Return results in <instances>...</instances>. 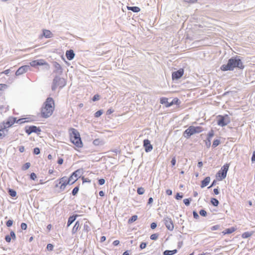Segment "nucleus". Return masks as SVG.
I'll return each instance as SVG.
<instances>
[{
  "instance_id": "f257e3e1",
  "label": "nucleus",
  "mask_w": 255,
  "mask_h": 255,
  "mask_svg": "<svg viewBox=\"0 0 255 255\" xmlns=\"http://www.w3.org/2000/svg\"><path fill=\"white\" fill-rule=\"evenodd\" d=\"M82 173L83 169H79L74 172L69 178L64 176L59 179V184H61L60 187V191H63L68 184H73L80 177Z\"/></svg>"
},
{
  "instance_id": "f03ea898",
  "label": "nucleus",
  "mask_w": 255,
  "mask_h": 255,
  "mask_svg": "<svg viewBox=\"0 0 255 255\" xmlns=\"http://www.w3.org/2000/svg\"><path fill=\"white\" fill-rule=\"evenodd\" d=\"M243 68V63L238 56L233 57L228 60L227 64H224L221 67L222 71L233 70L235 68Z\"/></svg>"
},
{
  "instance_id": "7ed1b4c3",
  "label": "nucleus",
  "mask_w": 255,
  "mask_h": 255,
  "mask_svg": "<svg viewBox=\"0 0 255 255\" xmlns=\"http://www.w3.org/2000/svg\"><path fill=\"white\" fill-rule=\"evenodd\" d=\"M54 110V100L51 98H48L43 107L41 109V115L43 118H48L52 115Z\"/></svg>"
},
{
  "instance_id": "20e7f679",
  "label": "nucleus",
  "mask_w": 255,
  "mask_h": 255,
  "mask_svg": "<svg viewBox=\"0 0 255 255\" xmlns=\"http://www.w3.org/2000/svg\"><path fill=\"white\" fill-rule=\"evenodd\" d=\"M69 133L71 142L77 147H82L83 143L78 131L75 128H71L69 129Z\"/></svg>"
},
{
  "instance_id": "39448f33",
  "label": "nucleus",
  "mask_w": 255,
  "mask_h": 255,
  "mask_svg": "<svg viewBox=\"0 0 255 255\" xmlns=\"http://www.w3.org/2000/svg\"><path fill=\"white\" fill-rule=\"evenodd\" d=\"M202 130L200 127L190 126L184 131L183 135L186 138H188L194 134L201 132Z\"/></svg>"
},
{
  "instance_id": "423d86ee",
  "label": "nucleus",
  "mask_w": 255,
  "mask_h": 255,
  "mask_svg": "<svg viewBox=\"0 0 255 255\" xmlns=\"http://www.w3.org/2000/svg\"><path fill=\"white\" fill-rule=\"evenodd\" d=\"M230 122V118L228 115L219 116L218 117L217 124L221 127L227 125Z\"/></svg>"
},
{
  "instance_id": "0eeeda50",
  "label": "nucleus",
  "mask_w": 255,
  "mask_h": 255,
  "mask_svg": "<svg viewBox=\"0 0 255 255\" xmlns=\"http://www.w3.org/2000/svg\"><path fill=\"white\" fill-rule=\"evenodd\" d=\"M65 84L64 79L59 77H55L53 81V85L52 86V90H55L56 88L59 86L60 88L63 87Z\"/></svg>"
},
{
  "instance_id": "6e6552de",
  "label": "nucleus",
  "mask_w": 255,
  "mask_h": 255,
  "mask_svg": "<svg viewBox=\"0 0 255 255\" xmlns=\"http://www.w3.org/2000/svg\"><path fill=\"white\" fill-rule=\"evenodd\" d=\"M164 223L169 231H172L174 229L173 222L172 219L169 217H165L163 219Z\"/></svg>"
},
{
  "instance_id": "1a4fd4ad",
  "label": "nucleus",
  "mask_w": 255,
  "mask_h": 255,
  "mask_svg": "<svg viewBox=\"0 0 255 255\" xmlns=\"http://www.w3.org/2000/svg\"><path fill=\"white\" fill-rule=\"evenodd\" d=\"M25 131L28 135H29L32 132L39 134L41 130L39 128L35 126H30L28 128H26Z\"/></svg>"
},
{
  "instance_id": "9d476101",
  "label": "nucleus",
  "mask_w": 255,
  "mask_h": 255,
  "mask_svg": "<svg viewBox=\"0 0 255 255\" xmlns=\"http://www.w3.org/2000/svg\"><path fill=\"white\" fill-rule=\"evenodd\" d=\"M30 69V67L28 65H24L18 68V69L16 71L15 75L16 76H19L22 75V74L25 73Z\"/></svg>"
},
{
  "instance_id": "9b49d317",
  "label": "nucleus",
  "mask_w": 255,
  "mask_h": 255,
  "mask_svg": "<svg viewBox=\"0 0 255 255\" xmlns=\"http://www.w3.org/2000/svg\"><path fill=\"white\" fill-rule=\"evenodd\" d=\"M184 73V70L183 69H180L176 72L172 73V76L173 80H177L181 78Z\"/></svg>"
},
{
  "instance_id": "f8f14e48",
  "label": "nucleus",
  "mask_w": 255,
  "mask_h": 255,
  "mask_svg": "<svg viewBox=\"0 0 255 255\" xmlns=\"http://www.w3.org/2000/svg\"><path fill=\"white\" fill-rule=\"evenodd\" d=\"M143 146L144 147L145 151L146 152L151 151L153 149L152 145L150 144V141L148 139L144 140Z\"/></svg>"
},
{
  "instance_id": "ddd939ff",
  "label": "nucleus",
  "mask_w": 255,
  "mask_h": 255,
  "mask_svg": "<svg viewBox=\"0 0 255 255\" xmlns=\"http://www.w3.org/2000/svg\"><path fill=\"white\" fill-rule=\"evenodd\" d=\"M53 33L49 30L43 29L42 31V34L40 36V38H42L43 37L46 38H49L53 37Z\"/></svg>"
},
{
  "instance_id": "4468645a",
  "label": "nucleus",
  "mask_w": 255,
  "mask_h": 255,
  "mask_svg": "<svg viewBox=\"0 0 255 255\" xmlns=\"http://www.w3.org/2000/svg\"><path fill=\"white\" fill-rule=\"evenodd\" d=\"M66 56L67 58L71 60L73 59L75 56V53L72 49H70L69 50H67L66 52Z\"/></svg>"
},
{
  "instance_id": "2eb2a0df",
  "label": "nucleus",
  "mask_w": 255,
  "mask_h": 255,
  "mask_svg": "<svg viewBox=\"0 0 255 255\" xmlns=\"http://www.w3.org/2000/svg\"><path fill=\"white\" fill-rule=\"evenodd\" d=\"M211 178L210 177H206L202 181L201 185V188H204L207 186L210 183Z\"/></svg>"
},
{
  "instance_id": "dca6fc26",
  "label": "nucleus",
  "mask_w": 255,
  "mask_h": 255,
  "mask_svg": "<svg viewBox=\"0 0 255 255\" xmlns=\"http://www.w3.org/2000/svg\"><path fill=\"white\" fill-rule=\"evenodd\" d=\"M77 215L70 216L68 220L67 227H69L76 220Z\"/></svg>"
},
{
  "instance_id": "f3484780",
  "label": "nucleus",
  "mask_w": 255,
  "mask_h": 255,
  "mask_svg": "<svg viewBox=\"0 0 255 255\" xmlns=\"http://www.w3.org/2000/svg\"><path fill=\"white\" fill-rule=\"evenodd\" d=\"M36 64L37 65H45L46 69H49L50 68L49 65L47 63L45 62L43 60H37Z\"/></svg>"
},
{
  "instance_id": "a211bd4d",
  "label": "nucleus",
  "mask_w": 255,
  "mask_h": 255,
  "mask_svg": "<svg viewBox=\"0 0 255 255\" xmlns=\"http://www.w3.org/2000/svg\"><path fill=\"white\" fill-rule=\"evenodd\" d=\"M127 9L129 10H131L134 12H138L140 11V9L137 6H127Z\"/></svg>"
},
{
  "instance_id": "6ab92c4d",
  "label": "nucleus",
  "mask_w": 255,
  "mask_h": 255,
  "mask_svg": "<svg viewBox=\"0 0 255 255\" xmlns=\"http://www.w3.org/2000/svg\"><path fill=\"white\" fill-rule=\"evenodd\" d=\"M79 227H80L79 222L77 221L76 222V223L75 224L73 228L72 231V234H74L75 233H76L77 232V231L78 230Z\"/></svg>"
},
{
  "instance_id": "aec40b11",
  "label": "nucleus",
  "mask_w": 255,
  "mask_h": 255,
  "mask_svg": "<svg viewBox=\"0 0 255 255\" xmlns=\"http://www.w3.org/2000/svg\"><path fill=\"white\" fill-rule=\"evenodd\" d=\"M253 233H254L253 232H245L242 234V237L244 239H246V238H249L253 235Z\"/></svg>"
},
{
  "instance_id": "412c9836",
  "label": "nucleus",
  "mask_w": 255,
  "mask_h": 255,
  "mask_svg": "<svg viewBox=\"0 0 255 255\" xmlns=\"http://www.w3.org/2000/svg\"><path fill=\"white\" fill-rule=\"evenodd\" d=\"M176 253H177L176 250H174L172 251L166 250L164 252L163 254H164V255H172L175 254Z\"/></svg>"
},
{
  "instance_id": "4be33fe9",
  "label": "nucleus",
  "mask_w": 255,
  "mask_h": 255,
  "mask_svg": "<svg viewBox=\"0 0 255 255\" xmlns=\"http://www.w3.org/2000/svg\"><path fill=\"white\" fill-rule=\"evenodd\" d=\"M235 231L234 228H229L226 229L222 233L224 235L231 234Z\"/></svg>"
},
{
  "instance_id": "5701e85b",
  "label": "nucleus",
  "mask_w": 255,
  "mask_h": 255,
  "mask_svg": "<svg viewBox=\"0 0 255 255\" xmlns=\"http://www.w3.org/2000/svg\"><path fill=\"white\" fill-rule=\"evenodd\" d=\"M15 120L16 119L14 118H13L12 120L9 119V120L6 122V126H4V127L6 128V127H8L12 126L15 122Z\"/></svg>"
},
{
  "instance_id": "b1692460",
  "label": "nucleus",
  "mask_w": 255,
  "mask_h": 255,
  "mask_svg": "<svg viewBox=\"0 0 255 255\" xmlns=\"http://www.w3.org/2000/svg\"><path fill=\"white\" fill-rule=\"evenodd\" d=\"M219 176L221 177L220 180H222L223 179H225L227 176V172L224 171L223 170H222L221 173L220 171L218 172Z\"/></svg>"
},
{
  "instance_id": "393cba45",
  "label": "nucleus",
  "mask_w": 255,
  "mask_h": 255,
  "mask_svg": "<svg viewBox=\"0 0 255 255\" xmlns=\"http://www.w3.org/2000/svg\"><path fill=\"white\" fill-rule=\"evenodd\" d=\"M93 143L95 145H102L104 143L103 141L99 138L95 139Z\"/></svg>"
},
{
  "instance_id": "a878e982",
  "label": "nucleus",
  "mask_w": 255,
  "mask_h": 255,
  "mask_svg": "<svg viewBox=\"0 0 255 255\" xmlns=\"http://www.w3.org/2000/svg\"><path fill=\"white\" fill-rule=\"evenodd\" d=\"M211 202L215 206H217L219 203L218 200L215 198H212Z\"/></svg>"
},
{
  "instance_id": "bb28decb",
  "label": "nucleus",
  "mask_w": 255,
  "mask_h": 255,
  "mask_svg": "<svg viewBox=\"0 0 255 255\" xmlns=\"http://www.w3.org/2000/svg\"><path fill=\"white\" fill-rule=\"evenodd\" d=\"M7 87V86L6 84H0V95L2 94V91Z\"/></svg>"
},
{
  "instance_id": "cd10ccee",
  "label": "nucleus",
  "mask_w": 255,
  "mask_h": 255,
  "mask_svg": "<svg viewBox=\"0 0 255 255\" xmlns=\"http://www.w3.org/2000/svg\"><path fill=\"white\" fill-rule=\"evenodd\" d=\"M8 193L11 197H14L16 196V191L13 189H9Z\"/></svg>"
},
{
  "instance_id": "c85d7f7f",
  "label": "nucleus",
  "mask_w": 255,
  "mask_h": 255,
  "mask_svg": "<svg viewBox=\"0 0 255 255\" xmlns=\"http://www.w3.org/2000/svg\"><path fill=\"white\" fill-rule=\"evenodd\" d=\"M30 166V163L29 162H27L25 164H24L23 166L22 167V169L23 170H26L28 169Z\"/></svg>"
},
{
  "instance_id": "c756f323",
  "label": "nucleus",
  "mask_w": 255,
  "mask_h": 255,
  "mask_svg": "<svg viewBox=\"0 0 255 255\" xmlns=\"http://www.w3.org/2000/svg\"><path fill=\"white\" fill-rule=\"evenodd\" d=\"M137 219V216H136V215L132 216L131 217V218L128 220V223H132V222L135 221Z\"/></svg>"
},
{
  "instance_id": "7c9ffc66",
  "label": "nucleus",
  "mask_w": 255,
  "mask_h": 255,
  "mask_svg": "<svg viewBox=\"0 0 255 255\" xmlns=\"http://www.w3.org/2000/svg\"><path fill=\"white\" fill-rule=\"evenodd\" d=\"M144 189L142 187H139L137 189V192L139 195H142L144 193Z\"/></svg>"
},
{
  "instance_id": "2f4dec72",
  "label": "nucleus",
  "mask_w": 255,
  "mask_h": 255,
  "mask_svg": "<svg viewBox=\"0 0 255 255\" xmlns=\"http://www.w3.org/2000/svg\"><path fill=\"white\" fill-rule=\"evenodd\" d=\"M214 136V131L213 130H211L209 133L208 134V138L207 139H210V140H211V138Z\"/></svg>"
},
{
  "instance_id": "473e14b6",
  "label": "nucleus",
  "mask_w": 255,
  "mask_h": 255,
  "mask_svg": "<svg viewBox=\"0 0 255 255\" xmlns=\"http://www.w3.org/2000/svg\"><path fill=\"white\" fill-rule=\"evenodd\" d=\"M220 141L219 140L215 139L213 141L212 146L213 147H216L220 144Z\"/></svg>"
},
{
  "instance_id": "72a5a7b5",
  "label": "nucleus",
  "mask_w": 255,
  "mask_h": 255,
  "mask_svg": "<svg viewBox=\"0 0 255 255\" xmlns=\"http://www.w3.org/2000/svg\"><path fill=\"white\" fill-rule=\"evenodd\" d=\"M160 103L161 104H167V105L169 104L168 103V99L166 98H162L160 99Z\"/></svg>"
},
{
  "instance_id": "f704fd0d",
  "label": "nucleus",
  "mask_w": 255,
  "mask_h": 255,
  "mask_svg": "<svg viewBox=\"0 0 255 255\" xmlns=\"http://www.w3.org/2000/svg\"><path fill=\"white\" fill-rule=\"evenodd\" d=\"M229 164H226L222 167V169L227 173V171L229 169Z\"/></svg>"
},
{
  "instance_id": "c9c22d12",
  "label": "nucleus",
  "mask_w": 255,
  "mask_h": 255,
  "mask_svg": "<svg viewBox=\"0 0 255 255\" xmlns=\"http://www.w3.org/2000/svg\"><path fill=\"white\" fill-rule=\"evenodd\" d=\"M158 235L157 234H154L150 236V239L152 240H156L157 239Z\"/></svg>"
},
{
  "instance_id": "e433bc0d",
  "label": "nucleus",
  "mask_w": 255,
  "mask_h": 255,
  "mask_svg": "<svg viewBox=\"0 0 255 255\" xmlns=\"http://www.w3.org/2000/svg\"><path fill=\"white\" fill-rule=\"evenodd\" d=\"M102 114H103V111L102 110H99L95 113V116L96 117L98 118V117H99L100 116H101L102 115Z\"/></svg>"
},
{
  "instance_id": "4c0bfd02",
  "label": "nucleus",
  "mask_w": 255,
  "mask_h": 255,
  "mask_svg": "<svg viewBox=\"0 0 255 255\" xmlns=\"http://www.w3.org/2000/svg\"><path fill=\"white\" fill-rule=\"evenodd\" d=\"M199 214L201 216L205 217L207 215V212L204 210H201L199 212Z\"/></svg>"
},
{
  "instance_id": "58836bf2",
  "label": "nucleus",
  "mask_w": 255,
  "mask_h": 255,
  "mask_svg": "<svg viewBox=\"0 0 255 255\" xmlns=\"http://www.w3.org/2000/svg\"><path fill=\"white\" fill-rule=\"evenodd\" d=\"M79 191V188L78 187H75L72 191V194L73 195H76Z\"/></svg>"
},
{
  "instance_id": "ea45409f",
  "label": "nucleus",
  "mask_w": 255,
  "mask_h": 255,
  "mask_svg": "<svg viewBox=\"0 0 255 255\" xmlns=\"http://www.w3.org/2000/svg\"><path fill=\"white\" fill-rule=\"evenodd\" d=\"M190 200H191V199L189 200V199H185L183 200V202L186 206H189L190 205Z\"/></svg>"
},
{
  "instance_id": "a19ab883",
  "label": "nucleus",
  "mask_w": 255,
  "mask_h": 255,
  "mask_svg": "<svg viewBox=\"0 0 255 255\" xmlns=\"http://www.w3.org/2000/svg\"><path fill=\"white\" fill-rule=\"evenodd\" d=\"M12 224H13V221L11 220H9L7 221L6 224L7 227H9L12 225Z\"/></svg>"
},
{
  "instance_id": "79ce46f5",
  "label": "nucleus",
  "mask_w": 255,
  "mask_h": 255,
  "mask_svg": "<svg viewBox=\"0 0 255 255\" xmlns=\"http://www.w3.org/2000/svg\"><path fill=\"white\" fill-rule=\"evenodd\" d=\"M33 152L34 154L37 155L40 153V149L38 147L34 148Z\"/></svg>"
},
{
  "instance_id": "37998d69",
  "label": "nucleus",
  "mask_w": 255,
  "mask_h": 255,
  "mask_svg": "<svg viewBox=\"0 0 255 255\" xmlns=\"http://www.w3.org/2000/svg\"><path fill=\"white\" fill-rule=\"evenodd\" d=\"M10 237L12 238L13 240H15L16 236L14 232L13 231H11L10 233Z\"/></svg>"
},
{
  "instance_id": "c03bdc74",
  "label": "nucleus",
  "mask_w": 255,
  "mask_h": 255,
  "mask_svg": "<svg viewBox=\"0 0 255 255\" xmlns=\"http://www.w3.org/2000/svg\"><path fill=\"white\" fill-rule=\"evenodd\" d=\"M21 228L22 230H25L27 228V225L25 223H22L21 224Z\"/></svg>"
},
{
  "instance_id": "a18cd8bd",
  "label": "nucleus",
  "mask_w": 255,
  "mask_h": 255,
  "mask_svg": "<svg viewBox=\"0 0 255 255\" xmlns=\"http://www.w3.org/2000/svg\"><path fill=\"white\" fill-rule=\"evenodd\" d=\"M171 165H172V166H174L175 164H176V158H175V157H174L171 161Z\"/></svg>"
},
{
  "instance_id": "49530a36",
  "label": "nucleus",
  "mask_w": 255,
  "mask_h": 255,
  "mask_svg": "<svg viewBox=\"0 0 255 255\" xmlns=\"http://www.w3.org/2000/svg\"><path fill=\"white\" fill-rule=\"evenodd\" d=\"M5 133L3 130L1 129L0 130V138H2V137H4Z\"/></svg>"
},
{
  "instance_id": "de8ad7c7",
  "label": "nucleus",
  "mask_w": 255,
  "mask_h": 255,
  "mask_svg": "<svg viewBox=\"0 0 255 255\" xmlns=\"http://www.w3.org/2000/svg\"><path fill=\"white\" fill-rule=\"evenodd\" d=\"M100 98V96L98 95H95L93 98V101H96L99 100Z\"/></svg>"
},
{
  "instance_id": "09e8293b",
  "label": "nucleus",
  "mask_w": 255,
  "mask_h": 255,
  "mask_svg": "<svg viewBox=\"0 0 255 255\" xmlns=\"http://www.w3.org/2000/svg\"><path fill=\"white\" fill-rule=\"evenodd\" d=\"M105 180L104 179L102 178V179H100L99 180V184L100 185H103L105 184Z\"/></svg>"
},
{
  "instance_id": "8fccbe9b",
  "label": "nucleus",
  "mask_w": 255,
  "mask_h": 255,
  "mask_svg": "<svg viewBox=\"0 0 255 255\" xmlns=\"http://www.w3.org/2000/svg\"><path fill=\"white\" fill-rule=\"evenodd\" d=\"M176 101L177 102L178 101V100L177 99H174L172 102H171L170 103H169V104H168L167 105H166V107H170L171 106H172L174 103H176Z\"/></svg>"
},
{
  "instance_id": "3c124183",
  "label": "nucleus",
  "mask_w": 255,
  "mask_h": 255,
  "mask_svg": "<svg viewBox=\"0 0 255 255\" xmlns=\"http://www.w3.org/2000/svg\"><path fill=\"white\" fill-rule=\"evenodd\" d=\"M30 178L32 180H35L36 178V175L34 173H32L30 174Z\"/></svg>"
},
{
  "instance_id": "603ef678",
  "label": "nucleus",
  "mask_w": 255,
  "mask_h": 255,
  "mask_svg": "<svg viewBox=\"0 0 255 255\" xmlns=\"http://www.w3.org/2000/svg\"><path fill=\"white\" fill-rule=\"evenodd\" d=\"M193 217H194V218L195 219H198V218H199V215H198V213H197L196 212L194 211V212H193Z\"/></svg>"
},
{
  "instance_id": "864d4df0",
  "label": "nucleus",
  "mask_w": 255,
  "mask_h": 255,
  "mask_svg": "<svg viewBox=\"0 0 255 255\" xmlns=\"http://www.w3.org/2000/svg\"><path fill=\"white\" fill-rule=\"evenodd\" d=\"M146 247V244L145 243H141V244L140 245V248L141 249H143L145 248Z\"/></svg>"
},
{
  "instance_id": "5fc2aeb1",
  "label": "nucleus",
  "mask_w": 255,
  "mask_h": 255,
  "mask_svg": "<svg viewBox=\"0 0 255 255\" xmlns=\"http://www.w3.org/2000/svg\"><path fill=\"white\" fill-rule=\"evenodd\" d=\"M37 62V61L35 60V61H33L31 62H30V64L31 66L34 67V66L37 65V64H36Z\"/></svg>"
},
{
  "instance_id": "6e6d98bb",
  "label": "nucleus",
  "mask_w": 255,
  "mask_h": 255,
  "mask_svg": "<svg viewBox=\"0 0 255 255\" xmlns=\"http://www.w3.org/2000/svg\"><path fill=\"white\" fill-rule=\"evenodd\" d=\"M5 241H6L7 242L9 243V242H10V241H11V237H10V236L7 235V236H5Z\"/></svg>"
},
{
  "instance_id": "4d7b16f0",
  "label": "nucleus",
  "mask_w": 255,
  "mask_h": 255,
  "mask_svg": "<svg viewBox=\"0 0 255 255\" xmlns=\"http://www.w3.org/2000/svg\"><path fill=\"white\" fill-rule=\"evenodd\" d=\"M157 226V224L155 223H152L150 225V228L152 229H154Z\"/></svg>"
},
{
  "instance_id": "13d9d810",
  "label": "nucleus",
  "mask_w": 255,
  "mask_h": 255,
  "mask_svg": "<svg viewBox=\"0 0 255 255\" xmlns=\"http://www.w3.org/2000/svg\"><path fill=\"white\" fill-rule=\"evenodd\" d=\"M206 146L209 148L211 145V140L210 139H207V141H206Z\"/></svg>"
},
{
  "instance_id": "bf43d9fd",
  "label": "nucleus",
  "mask_w": 255,
  "mask_h": 255,
  "mask_svg": "<svg viewBox=\"0 0 255 255\" xmlns=\"http://www.w3.org/2000/svg\"><path fill=\"white\" fill-rule=\"evenodd\" d=\"M183 197V196L182 195H180L179 193H177L176 196V199L177 200H180L181 199H182Z\"/></svg>"
},
{
  "instance_id": "052dcab7",
  "label": "nucleus",
  "mask_w": 255,
  "mask_h": 255,
  "mask_svg": "<svg viewBox=\"0 0 255 255\" xmlns=\"http://www.w3.org/2000/svg\"><path fill=\"white\" fill-rule=\"evenodd\" d=\"M53 246L52 245L49 244L47 245V249L49 250H52Z\"/></svg>"
},
{
  "instance_id": "680f3d73",
  "label": "nucleus",
  "mask_w": 255,
  "mask_h": 255,
  "mask_svg": "<svg viewBox=\"0 0 255 255\" xmlns=\"http://www.w3.org/2000/svg\"><path fill=\"white\" fill-rule=\"evenodd\" d=\"M120 244V241L119 240H116L115 241H114L113 244L114 245V246H117L118 245H119Z\"/></svg>"
},
{
  "instance_id": "e2e57ef3",
  "label": "nucleus",
  "mask_w": 255,
  "mask_h": 255,
  "mask_svg": "<svg viewBox=\"0 0 255 255\" xmlns=\"http://www.w3.org/2000/svg\"><path fill=\"white\" fill-rule=\"evenodd\" d=\"M166 193L167 195H171L172 194V192L171 190L170 189H167L166 191Z\"/></svg>"
},
{
  "instance_id": "0e129e2a",
  "label": "nucleus",
  "mask_w": 255,
  "mask_h": 255,
  "mask_svg": "<svg viewBox=\"0 0 255 255\" xmlns=\"http://www.w3.org/2000/svg\"><path fill=\"white\" fill-rule=\"evenodd\" d=\"M219 228V226H213L212 228H211V230L212 231H215V230H217Z\"/></svg>"
},
{
  "instance_id": "69168bd1",
  "label": "nucleus",
  "mask_w": 255,
  "mask_h": 255,
  "mask_svg": "<svg viewBox=\"0 0 255 255\" xmlns=\"http://www.w3.org/2000/svg\"><path fill=\"white\" fill-rule=\"evenodd\" d=\"M252 161L253 162H255V151L253 152Z\"/></svg>"
},
{
  "instance_id": "338daca9",
  "label": "nucleus",
  "mask_w": 255,
  "mask_h": 255,
  "mask_svg": "<svg viewBox=\"0 0 255 255\" xmlns=\"http://www.w3.org/2000/svg\"><path fill=\"white\" fill-rule=\"evenodd\" d=\"M19 150L20 152H23L24 151V147L23 146H20Z\"/></svg>"
},
{
  "instance_id": "774afa93",
  "label": "nucleus",
  "mask_w": 255,
  "mask_h": 255,
  "mask_svg": "<svg viewBox=\"0 0 255 255\" xmlns=\"http://www.w3.org/2000/svg\"><path fill=\"white\" fill-rule=\"evenodd\" d=\"M63 162V159L62 158H59L58 160V163L59 164H62Z\"/></svg>"
}]
</instances>
